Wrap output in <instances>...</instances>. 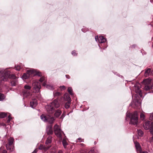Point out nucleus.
I'll list each match as a JSON object with an SVG mask.
<instances>
[{
    "mask_svg": "<svg viewBox=\"0 0 153 153\" xmlns=\"http://www.w3.org/2000/svg\"><path fill=\"white\" fill-rule=\"evenodd\" d=\"M54 130L55 134L58 137L61 138L62 134L63 133L58 125L56 124L54 126Z\"/></svg>",
    "mask_w": 153,
    "mask_h": 153,
    "instance_id": "nucleus-7",
    "label": "nucleus"
},
{
    "mask_svg": "<svg viewBox=\"0 0 153 153\" xmlns=\"http://www.w3.org/2000/svg\"><path fill=\"white\" fill-rule=\"evenodd\" d=\"M4 95L0 93V100H3L5 98Z\"/></svg>",
    "mask_w": 153,
    "mask_h": 153,
    "instance_id": "nucleus-32",
    "label": "nucleus"
},
{
    "mask_svg": "<svg viewBox=\"0 0 153 153\" xmlns=\"http://www.w3.org/2000/svg\"><path fill=\"white\" fill-rule=\"evenodd\" d=\"M50 146H44L42 145H41L39 147V149L41 150H43L45 151H47L50 147Z\"/></svg>",
    "mask_w": 153,
    "mask_h": 153,
    "instance_id": "nucleus-16",
    "label": "nucleus"
},
{
    "mask_svg": "<svg viewBox=\"0 0 153 153\" xmlns=\"http://www.w3.org/2000/svg\"><path fill=\"white\" fill-rule=\"evenodd\" d=\"M44 77H42L40 78V79L39 80V81L41 82H43L44 80Z\"/></svg>",
    "mask_w": 153,
    "mask_h": 153,
    "instance_id": "nucleus-41",
    "label": "nucleus"
},
{
    "mask_svg": "<svg viewBox=\"0 0 153 153\" xmlns=\"http://www.w3.org/2000/svg\"><path fill=\"white\" fill-rule=\"evenodd\" d=\"M152 134V136L149 138V141L150 143L152 142L153 140V134L152 133H151Z\"/></svg>",
    "mask_w": 153,
    "mask_h": 153,
    "instance_id": "nucleus-38",
    "label": "nucleus"
},
{
    "mask_svg": "<svg viewBox=\"0 0 153 153\" xmlns=\"http://www.w3.org/2000/svg\"><path fill=\"white\" fill-rule=\"evenodd\" d=\"M82 32H85V31L84 30V29L83 28V29H82Z\"/></svg>",
    "mask_w": 153,
    "mask_h": 153,
    "instance_id": "nucleus-51",
    "label": "nucleus"
},
{
    "mask_svg": "<svg viewBox=\"0 0 153 153\" xmlns=\"http://www.w3.org/2000/svg\"><path fill=\"white\" fill-rule=\"evenodd\" d=\"M151 89H153V84H152V86L151 87Z\"/></svg>",
    "mask_w": 153,
    "mask_h": 153,
    "instance_id": "nucleus-52",
    "label": "nucleus"
},
{
    "mask_svg": "<svg viewBox=\"0 0 153 153\" xmlns=\"http://www.w3.org/2000/svg\"><path fill=\"white\" fill-rule=\"evenodd\" d=\"M0 77L4 81H7L8 78L13 79L17 78L14 74H10L9 71L3 70L0 71Z\"/></svg>",
    "mask_w": 153,
    "mask_h": 153,
    "instance_id": "nucleus-1",
    "label": "nucleus"
},
{
    "mask_svg": "<svg viewBox=\"0 0 153 153\" xmlns=\"http://www.w3.org/2000/svg\"><path fill=\"white\" fill-rule=\"evenodd\" d=\"M1 125L2 126H6V125L4 123H2Z\"/></svg>",
    "mask_w": 153,
    "mask_h": 153,
    "instance_id": "nucleus-53",
    "label": "nucleus"
},
{
    "mask_svg": "<svg viewBox=\"0 0 153 153\" xmlns=\"http://www.w3.org/2000/svg\"><path fill=\"white\" fill-rule=\"evenodd\" d=\"M4 147L1 146L0 148V153H7V151L4 149Z\"/></svg>",
    "mask_w": 153,
    "mask_h": 153,
    "instance_id": "nucleus-25",
    "label": "nucleus"
},
{
    "mask_svg": "<svg viewBox=\"0 0 153 153\" xmlns=\"http://www.w3.org/2000/svg\"><path fill=\"white\" fill-rule=\"evenodd\" d=\"M68 91L71 95H73V94L72 93V90L71 87H69L68 88Z\"/></svg>",
    "mask_w": 153,
    "mask_h": 153,
    "instance_id": "nucleus-31",
    "label": "nucleus"
},
{
    "mask_svg": "<svg viewBox=\"0 0 153 153\" xmlns=\"http://www.w3.org/2000/svg\"><path fill=\"white\" fill-rule=\"evenodd\" d=\"M64 97L66 100L68 101L67 102L65 103V108H68L70 106V102H71V98L67 93L65 94Z\"/></svg>",
    "mask_w": 153,
    "mask_h": 153,
    "instance_id": "nucleus-11",
    "label": "nucleus"
},
{
    "mask_svg": "<svg viewBox=\"0 0 153 153\" xmlns=\"http://www.w3.org/2000/svg\"><path fill=\"white\" fill-rule=\"evenodd\" d=\"M80 145H82V146H83L84 145V144L83 143H81L80 144Z\"/></svg>",
    "mask_w": 153,
    "mask_h": 153,
    "instance_id": "nucleus-54",
    "label": "nucleus"
},
{
    "mask_svg": "<svg viewBox=\"0 0 153 153\" xmlns=\"http://www.w3.org/2000/svg\"><path fill=\"white\" fill-rule=\"evenodd\" d=\"M72 54L74 56L76 55V53L75 51H73L72 52Z\"/></svg>",
    "mask_w": 153,
    "mask_h": 153,
    "instance_id": "nucleus-42",
    "label": "nucleus"
},
{
    "mask_svg": "<svg viewBox=\"0 0 153 153\" xmlns=\"http://www.w3.org/2000/svg\"><path fill=\"white\" fill-rule=\"evenodd\" d=\"M15 68L16 70L19 71L21 69V67L19 65H16L15 66Z\"/></svg>",
    "mask_w": 153,
    "mask_h": 153,
    "instance_id": "nucleus-36",
    "label": "nucleus"
},
{
    "mask_svg": "<svg viewBox=\"0 0 153 153\" xmlns=\"http://www.w3.org/2000/svg\"><path fill=\"white\" fill-rule=\"evenodd\" d=\"M61 111L59 109L57 110L54 114V116L56 117H58L61 114Z\"/></svg>",
    "mask_w": 153,
    "mask_h": 153,
    "instance_id": "nucleus-23",
    "label": "nucleus"
},
{
    "mask_svg": "<svg viewBox=\"0 0 153 153\" xmlns=\"http://www.w3.org/2000/svg\"><path fill=\"white\" fill-rule=\"evenodd\" d=\"M149 119L150 120H153V113L150 114V116L149 117Z\"/></svg>",
    "mask_w": 153,
    "mask_h": 153,
    "instance_id": "nucleus-39",
    "label": "nucleus"
},
{
    "mask_svg": "<svg viewBox=\"0 0 153 153\" xmlns=\"http://www.w3.org/2000/svg\"><path fill=\"white\" fill-rule=\"evenodd\" d=\"M12 118L11 117V115L10 114L8 116V119L7 120V123H9L10 121Z\"/></svg>",
    "mask_w": 153,
    "mask_h": 153,
    "instance_id": "nucleus-37",
    "label": "nucleus"
},
{
    "mask_svg": "<svg viewBox=\"0 0 153 153\" xmlns=\"http://www.w3.org/2000/svg\"><path fill=\"white\" fill-rule=\"evenodd\" d=\"M47 85L46 84V83L45 82H44L43 83V85L44 86H46Z\"/></svg>",
    "mask_w": 153,
    "mask_h": 153,
    "instance_id": "nucleus-47",
    "label": "nucleus"
},
{
    "mask_svg": "<svg viewBox=\"0 0 153 153\" xmlns=\"http://www.w3.org/2000/svg\"><path fill=\"white\" fill-rule=\"evenodd\" d=\"M78 140H79V142H82L83 141L82 140H81V138H78Z\"/></svg>",
    "mask_w": 153,
    "mask_h": 153,
    "instance_id": "nucleus-49",
    "label": "nucleus"
},
{
    "mask_svg": "<svg viewBox=\"0 0 153 153\" xmlns=\"http://www.w3.org/2000/svg\"><path fill=\"white\" fill-rule=\"evenodd\" d=\"M60 88L61 90H64L65 89V86L63 85L60 86Z\"/></svg>",
    "mask_w": 153,
    "mask_h": 153,
    "instance_id": "nucleus-40",
    "label": "nucleus"
},
{
    "mask_svg": "<svg viewBox=\"0 0 153 153\" xmlns=\"http://www.w3.org/2000/svg\"><path fill=\"white\" fill-rule=\"evenodd\" d=\"M132 97L133 98V101L132 102L133 104L136 107H138L140 105L141 103L139 101V97L136 94L135 95H132Z\"/></svg>",
    "mask_w": 153,
    "mask_h": 153,
    "instance_id": "nucleus-9",
    "label": "nucleus"
},
{
    "mask_svg": "<svg viewBox=\"0 0 153 153\" xmlns=\"http://www.w3.org/2000/svg\"><path fill=\"white\" fill-rule=\"evenodd\" d=\"M46 87L48 89L52 90H53L54 89V88L53 86L49 85H47Z\"/></svg>",
    "mask_w": 153,
    "mask_h": 153,
    "instance_id": "nucleus-30",
    "label": "nucleus"
},
{
    "mask_svg": "<svg viewBox=\"0 0 153 153\" xmlns=\"http://www.w3.org/2000/svg\"><path fill=\"white\" fill-rule=\"evenodd\" d=\"M105 41V39L102 36H100L98 38V42L100 43H104Z\"/></svg>",
    "mask_w": 153,
    "mask_h": 153,
    "instance_id": "nucleus-19",
    "label": "nucleus"
},
{
    "mask_svg": "<svg viewBox=\"0 0 153 153\" xmlns=\"http://www.w3.org/2000/svg\"><path fill=\"white\" fill-rule=\"evenodd\" d=\"M36 75L39 76H41L42 74L40 72L37 71L34 69H31L30 70H27V74H24L22 76V78L23 79H26L29 77Z\"/></svg>",
    "mask_w": 153,
    "mask_h": 153,
    "instance_id": "nucleus-3",
    "label": "nucleus"
},
{
    "mask_svg": "<svg viewBox=\"0 0 153 153\" xmlns=\"http://www.w3.org/2000/svg\"><path fill=\"white\" fill-rule=\"evenodd\" d=\"M139 153H148V152L146 151H142V150H141V151H140L139 152Z\"/></svg>",
    "mask_w": 153,
    "mask_h": 153,
    "instance_id": "nucleus-43",
    "label": "nucleus"
},
{
    "mask_svg": "<svg viewBox=\"0 0 153 153\" xmlns=\"http://www.w3.org/2000/svg\"><path fill=\"white\" fill-rule=\"evenodd\" d=\"M31 88V86L28 85H26L24 86V89L22 91L24 97H27L31 95L30 91Z\"/></svg>",
    "mask_w": 153,
    "mask_h": 153,
    "instance_id": "nucleus-5",
    "label": "nucleus"
},
{
    "mask_svg": "<svg viewBox=\"0 0 153 153\" xmlns=\"http://www.w3.org/2000/svg\"><path fill=\"white\" fill-rule=\"evenodd\" d=\"M140 117L141 120H143L145 119V115L143 113H141L140 115Z\"/></svg>",
    "mask_w": 153,
    "mask_h": 153,
    "instance_id": "nucleus-33",
    "label": "nucleus"
},
{
    "mask_svg": "<svg viewBox=\"0 0 153 153\" xmlns=\"http://www.w3.org/2000/svg\"><path fill=\"white\" fill-rule=\"evenodd\" d=\"M58 153H63L62 151L59 150L58 151Z\"/></svg>",
    "mask_w": 153,
    "mask_h": 153,
    "instance_id": "nucleus-50",
    "label": "nucleus"
},
{
    "mask_svg": "<svg viewBox=\"0 0 153 153\" xmlns=\"http://www.w3.org/2000/svg\"><path fill=\"white\" fill-rule=\"evenodd\" d=\"M37 104V101L35 99L32 100L30 103V106L33 108H34L36 106Z\"/></svg>",
    "mask_w": 153,
    "mask_h": 153,
    "instance_id": "nucleus-14",
    "label": "nucleus"
},
{
    "mask_svg": "<svg viewBox=\"0 0 153 153\" xmlns=\"http://www.w3.org/2000/svg\"><path fill=\"white\" fill-rule=\"evenodd\" d=\"M52 137L51 136H49L47 138L46 142V144L48 145L49 144L51 143L52 141Z\"/></svg>",
    "mask_w": 153,
    "mask_h": 153,
    "instance_id": "nucleus-20",
    "label": "nucleus"
},
{
    "mask_svg": "<svg viewBox=\"0 0 153 153\" xmlns=\"http://www.w3.org/2000/svg\"><path fill=\"white\" fill-rule=\"evenodd\" d=\"M151 73L153 74V71Z\"/></svg>",
    "mask_w": 153,
    "mask_h": 153,
    "instance_id": "nucleus-55",
    "label": "nucleus"
},
{
    "mask_svg": "<svg viewBox=\"0 0 153 153\" xmlns=\"http://www.w3.org/2000/svg\"><path fill=\"white\" fill-rule=\"evenodd\" d=\"M129 117L130 118L129 124L134 125H137L138 122V116L137 112L133 113H128L126 114V118Z\"/></svg>",
    "mask_w": 153,
    "mask_h": 153,
    "instance_id": "nucleus-2",
    "label": "nucleus"
},
{
    "mask_svg": "<svg viewBox=\"0 0 153 153\" xmlns=\"http://www.w3.org/2000/svg\"><path fill=\"white\" fill-rule=\"evenodd\" d=\"M144 83L147 85H149L150 84V83L151 82V80H150L149 79H145L143 81Z\"/></svg>",
    "mask_w": 153,
    "mask_h": 153,
    "instance_id": "nucleus-28",
    "label": "nucleus"
},
{
    "mask_svg": "<svg viewBox=\"0 0 153 153\" xmlns=\"http://www.w3.org/2000/svg\"><path fill=\"white\" fill-rule=\"evenodd\" d=\"M151 72V69L150 68H148L146 70L144 74V75L145 76L147 77L149 75V74Z\"/></svg>",
    "mask_w": 153,
    "mask_h": 153,
    "instance_id": "nucleus-24",
    "label": "nucleus"
},
{
    "mask_svg": "<svg viewBox=\"0 0 153 153\" xmlns=\"http://www.w3.org/2000/svg\"><path fill=\"white\" fill-rule=\"evenodd\" d=\"M7 116V114L4 112H0V118H3Z\"/></svg>",
    "mask_w": 153,
    "mask_h": 153,
    "instance_id": "nucleus-27",
    "label": "nucleus"
},
{
    "mask_svg": "<svg viewBox=\"0 0 153 153\" xmlns=\"http://www.w3.org/2000/svg\"><path fill=\"white\" fill-rule=\"evenodd\" d=\"M8 143L6 145V147L7 150H9L10 152L14 151V139L13 137H10L7 140Z\"/></svg>",
    "mask_w": 153,
    "mask_h": 153,
    "instance_id": "nucleus-4",
    "label": "nucleus"
},
{
    "mask_svg": "<svg viewBox=\"0 0 153 153\" xmlns=\"http://www.w3.org/2000/svg\"><path fill=\"white\" fill-rule=\"evenodd\" d=\"M94 143H95V144H96V142H94Z\"/></svg>",
    "mask_w": 153,
    "mask_h": 153,
    "instance_id": "nucleus-56",
    "label": "nucleus"
},
{
    "mask_svg": "<svg viewBox=\"0 0 153 153\" xmlns=\"http://www.w3.org/2000/svg\"><path fill=\"white\" fill-rule=\"evenodd\" d=\"M134 144L137 152L139 153V152L141 151V150L140 145L139 143L137 142H135Z\"/></svg>",
    "mask_w": 153,
    "mask_h": 153,
    "instance_id": "nucleus-17",
    "label": "nucleus"
},
{
    "mask_svg": "<svg viewBox=\"0 0 153 153\" xmlns=\"http://www.w3.org/2000/svg\"><path fill=\"white\" fill-rule=\"evenodd\" d=\"M88 153H94V151L93 150L91 149V150Z\"/></svg>",
    "mask_w": 153,
    "mask_h": 153,
    "instance_id": "nucleus-45",
    "label": "nucleus"
},
{
    "mask_svg": "<svg viewBox=\"0 0 153 153\" xmlns=\"http://www.w3.org/2000/svg\"><path fill=\"white\" fill-rule=\"evenodd\" d=\"M55 120V119L54 117L48 116L47 122H48L50 124H52L53 123Z\"/></svg>",
    "mask_w": 153,
    "mask_h": 153,
    "instance_id": "nucleus-18",
    "label": "nucleus"
},
{
    "mask_svg": "<svg viewBox=\"0 0 153 153\" xmlns=\"http://www.w3.org/2000/svg\"><path fill=\"white\" fill-rule=\"evenodd\" d=\"M37 151V149H35L32 153H36Z\"/></svg>",
    "mask_w": 153,
    "mask_h": 153,
    "instance_id": "nucleus-48",
    "label": "nucleus"
},
{
    "mask_svg": "<svg viewBox=\"0 0 153 153\" xmlns=\"http://www.w3.org/2000/svg\"><path fill=\"white\" fill-rule=\"evenodd\" d=\"M1 92V90L0 89V92Z\"/></svg>",
    "mask_w": 153,
    "mask_h": 153,
    "instance_id": "nucleus-57",
    "label": "nucleus"
},
{
    "mask_svg": "<svg viewBox=\"0 0 153 153\" xmlns=\"http://www.w3.org/2000/svg\"><path fill=\"white\" fill-rule=\"evenodd\" d=\"M17 83V81L16 79H13L11 81L10 84L12 86H15Z\"/></svg>",
    "mask_w": 153,
    "mask_h": 153,
    "instance_id": "nucleus-22",
    "label": "nucleus"
},
{
    "mask_svg": "<svg viewBox=\"0 0 153 153\" xmlns=\"http://www.w3.org/2000/svg\"><path fill=\"white\" fill-rule=\"evenodd\" d=\"M46 110L50 114H52L54 112V110L53 108L52 105H47L45 107Z\"/></svg>",
    "mask_w": 153,
    "mask_h": 153,
    "instance_id": "nucleus-13",
    "label": "nucleus"
},
{
    "mask_svg": "<svg viewBox=\"0 0 153 153\" xmlns=\"http://www.w3.org/2000/svg\"><path fill=\"white\" fill-rule=\"evenodd\" d=\"M51 104L53 108L54 107L55 108H58L60 106V104L58 100L57 99L54 100L51 103Z\"/></svg>",
    "mask_w": 153,
    "mask_h": 153,
    "instance_id": "nucleus-12",
    "label": "nucleus"
},
{
    "mask_svg": "<svg viewBox=\"0 0 153 153\" xmlns=\"http://www.w3.org/2000/svg\"><path fill=\"white\" fill-rule=\"evenodd\" d=\"M140 84L139 83H137L134 85V90L136 93H137V94L139 95L140 97H142V93L140 89Z\"/></svg>",
    "mask_w": 153,
    "mask_h": 153,
    "instance_id": "nucleus-10",
    "label": "nucleus"
},
{
    "mask_svg": "<svg viewBox=\"0 0 153 153\" xmlns=\"http://www.w3.org/2000/svg\"><path fill=\"white\" fill-rule=\"evenodd\" d=\"M62 143L64 148H66L68 144L65 139H63L62 140Z\"/></svg>",
    "mask_w": 153,
    "mask_h": 153,
    "instance_id": "nucleus-26",
    "label": "nucleus"
},
{
    "mask_svg": "<svg viewBox=\"0 0 153 153\" xmlns=\"http://www.w3.org/2000/svg\"><path fill=\"white\" fill-rule=\"evenodd\" d=\"M40 117L41 119L44 122H47L48 116H46L44 114L42 115Z\"/></svg>",
    "mask_w": 153,
    "mask_h": 153,
    "instance_id": "nucleus-21",
    "label": "nucleus"
},
{
    "mask_svg": "<svg viewBox=\"0 0 153 153\" xmlns=\"http://www.w3.org/2000/svg\"><path fill=\"white\" fill-rule=\"evenodd\" d=\"M151 88L149 85H146L144 87V89L146 91H148Z\"/></svg>",
    "mask_w": 153,
    "mask_h": 153,
    "instance_id": "nucleus-35",
    "label": "nucleus"
},
{
    "mask_svg": "<svg viewBox=\"0 0 153 153\" xmlns=\"http://www.w3.org/2000/svg\"><path fill=\"white\" fill-rule=\"evenodd\" d=\"M98 36H96L95 37V39L96 41L97 42L98 39Z\"/></svg>",
    "mask_w": 153,
    "mask_h": 153,
    "instance_id": "nucleus-44",
    "label": "nucleus"
},
{
    "mask_svg": "<svg viewBox=\"0 0 153 153\" xmlns=\"http://www.w3.org/2000/svg\"><path fill=\"white\" fill-rule=\"evenodd\" d=\"M46 131L48 134H53L52 126L51 125L48 126L46 128Z\"/></svg>",
    "mask_w": 153,
    "mask_h": 153,
    "instance_id": "nucleus-15",
    "label": "nucleus"
},
{
    "mask_svg": "<svg viewBox=\"0 0 153 153\" xmlns=\"http://www.w3.org/2000/svg\"><path fill=\"white\" fill-rule=\"evenodd\" d=\"M32 86L34 93H37L39 92L41 86L40 83L39 82L35 80H33L32 83Z\"/></svg>",
    "mask_w": 153,
    "mask_h": 153,
    "instance_id": "nucleus-6",
    "label": "nucleus"
},
{
    "mask_svg": "<svg viewBox=\"0 0 153 153\" xmlns=\"http://www.w3.org/2000/svg\"><path fill=\"white\" fill-rule=\"evenodd\" d=\"M143 126L145 130L149 129L150 133H152L153 131V122H152L150 124L149 121L146 122Z\"/></svg>",
    "mask_w": 153,
    "mask_h": 153,
    "instance_id": "nucleus-8",
    "label": "nucleus"
},
{
    "mask_svg": "<svg viewBox=\"0 0 153 153\" xmlns=\"http://www.w3.org/2000/svg\"><path fill=\"white\" fill-rule=\"evenodd\" d=\"M137 132L138 135L140 136H142L143 134V132L141 130H138Z\"/></svg>",
    "mask_w": 153,
    "mask_h": 153,
    "instance_id": "nucleus-29",
    "label": "nucleus"
},
{
    "mask_svg": "<svg viewBox=\"0 0 153 153\" xmlns=\"http://www.w3.org/2000/svg\"><path fill=\"white\" fill-rule=\"evenodd\" d=\"M65 76L67 78L69 79L70 78V76L68 75H65Z\"/></svg>",
    "mask_w": 153,
    "mask_h": 153,
    "instance_id": "nucleus-46",
    "label": "nucleus"
},
{
    "mask_svg": "<svg viewBox=\"0 0 153 153\" xmlns=\"http://www.w3.org/2000/svg\"><path fill=\"white\" fill-rule=\"evenodd\" d=\"M60 94L61 93L58 92H56L53 93L54 96L55 97L59 96Z\"/></svg>",
    "mask_w": 153,
    "mask_h": 153,
    "instance_id": "nucleus-34",
    "label": "nucleus"
}]
</instances>
